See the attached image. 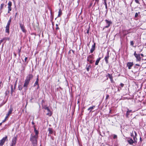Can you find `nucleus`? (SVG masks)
<instances>
[{
  "instance_id": "1",
  "label": "nucleus",
  "mask_w": 146,
  "mask_h": 146,
  "mask_svg": "<svg viewBox=\"0 0 146 146\" xmlns=\"http://www.w3.org/2000/svg\"><path fill=\"white\" fill-rule=\"evenodd\" d=\"M33 76L32 74H29L27 77L26 78L25 80V83L23 85V87L25 89H27L30 80L33 78Z\"/></svg>"
},
{
  "instance_id": "2",
  "label": "nucleus",
  "mask_w": 146,
  "mask_h": 146,
  "mask_svg": "<svg viewBox=\"0 0 146 146\" xmlns=\"http://www.w3.org/2000/svg\"><path fill=\"white\" fill-rule=\"evenodd\" d=\"M38 137L34 136L31 134L30 137V140L31 142L34 146H36L37 145V139Z\"/></svg>"
},
{
  "instance_id": "3",
  "label": "nucleus",
  "mask_w": 146,
  "mask_h": 146,
  "mask_svg": "<svg viewBox=\"0 0 146 146\" xmlns=\"http://www.w3.org/2000/svg\"><path fill=\"white\" fill-rule=\"evenodd\" d=\"M134 55L136 58V61L137 62H140L141 61V58L140 57V54H137L136 51H135Z\"/></svg>"
},
{
  "instance_id": "4",
  "label": "nucleus",
  "mask_w": 146,
  "mask_h": 146,
  "mask_svg": "<svg viewBox=\"0 0 146 146\" xmlns=\"http://www.w3.org/2000/svg\"><path fill=\"white\" fill-rule=\"evenodd\" d=\"M17 141V137H13L10 146H15L16 145Z\"/></svg>"
},
{
  "instance_id": "5",
  "label": "nucleus",
  "mask_w": 146,
  "mask_h": 146,
  "mask_svg": "<svg viewBox=\"0 0 146 146\" xmlns=\"http://www.w3.org/2000/svg\"><path fill=\"white\" fill-rule=\"evenodd\" d=\"M106 76L107 77V78L106 79L107 80H108V77L110 79V81L111 83H113L114 82L113 79V77L112 76V75L110 74L109 73H108L106 75Z\"/></svg>"
},
{
  "instance_id": "6",
  "label": "nucleus",
  "mask_w": 146,
  "mask_h": 146,
  "mask_svg": "<svg viewBox=\"0 0 146 146\" xmlns=\"http://www.w3.org/2000/svg\"><path fill=\"white\" fill-rule=\"evenodd\" d=\"M109 50H108L107 53L106 55L105 56L104 59L105 60V62L106 64H108V59L109 58L110 56H109Z\"/></svg>"
},
{
  "instance_id": "7",
  "label": "nucleus",
  "mask_w": 146,
  "mask_h": 146,
  "mask_svg": "<svg viewBox=\"0 0 146 146\" xmlns=\"http://www.w3.org/2000/svg\"><path fill=\"white\" fill-rule=\"evenodd\" d=\"M19 25L20 27L21 28V30H22V31L23 32L25 33L26 32V31L25 29V27L24 26V25L21 22L19 23Z\"/></svg>"
},
{
  "instance_id": "8",
  "label": "nucleus",
  "mask_w": 146,
  "mask_h": 146,
  "mask_svg": "<svg viewBox=\"0 0 146 146\" xmlns=\"http://www.w3.org/2000/svg\"><path fill=\"white\" fill-rule=\"evenodd\" d=\"M7 136H5L0 141V145H3L4 143L5 142L7 138Z\"/></svg>"
},
{
  "instance_id": "9",
  "label": "nucleus",
  "mask_w": 146,
  "mask_h": 146,
  "mask_svg": "<svg viewBox=\"0 0 146 146\" xmlns=\"http://www.w3.org/2000/svg\"><path fill=\"white\" fill-rule=\"evenodd\" d=\"M105 21L107 25L105 27V28H108L110 26V25L112 24V22L111 21H109L107 19H106Z\"/></svg>"
},
{
  "instance_id": "10",
  "label": "nucleus",
  "mask_w": 146,
  "mask_h": 146,
  "mask_svg": "<svg viewBox=\"0 0 146 146\" xmlns=\"http://www.w3.org/2000/svg\"><path fill=\"white\" fill-rule=\"evenodd\" d=\"M12 5V2L10 1L8 3V13H9L10 12L11 10V6Z\"/></svg>"
},
{
  "instance_id": "11",
  "label": "nucleus",
  "mask_w": 146,
  "mask_h": 146,
  "mask_svg": "<svg viewBox=\"0 0 146 146\" xmlns=\"http://www.w3.org/2000/svg\"><path fill=\"white\" fill-rule=\"evenodd\" d=\"M133 65V62H129L127 63V66H128V69H130Z\"/></svg>"
},
{
  "instance_id": "12",
  "label": "nucleus",
  "mask_w": 146,
  "mask_h": 146,
  "mask_svg": "<svg viewBox=\"0 0 146 146\" xmlns=\"http://www.w3.org/2000/svg\"><path fill=\"white\" fill-rule=\"evenodd\" d=\"M128 142L131 145L133 144L135 142L134 141L132 138H129L128 139H127Z\"/></svg>"
},
{
  "instance_id": "13",
  "label": "nucleus",
  "mask_w": 146,
  "mask_h": 146,
  "mask_svg": "<svg viewBox=\"0 0 146 146\" xmlns=\"http://www.w3.org/2000/svg\"><path fill=\"white\" fill-rule=\"evenodd\" d=\"M96 44L95 43H94V44L92 45V46L90 50V52L91 53H93L94 51V50L95 48Z\"/></svg>"
},
{
  "instance_id": "14",
  "label": "nucleus",
  "mask_w": 146,
  "mask_h": 146,
  "mask_svg": "<svg viewBox=\"0 0 146 146\" xmlns=\"http://www.w3.org/2000/svg\"><path fill=\"white\" fill-rule=\"evenodd\" d=\"M127 110L126 114V116L127 117H128V116L130 113L132 112V110H129L128 108H127Z\"/></svg>"
},
{
  "instance_id": "15",
  "label": "nucleus",
  "mask_w": 146,
  "mask_h": 146,
  "mask_svg": "<svg viewBox=\"0 0 146 146\" xmlns=\"http://www.w3.org/2000/svg\"><path fill=\"white\" fill-rule=\"evenodd\" d=\"M48 131H49V134H52L53 133V129L51 128H49L48 129Z\"/></svg>"
},
{
  "instance_id": "16",
  "label": "nucleus",
  "mask_w": 146,
  "mask_h": 146,
  "mask_svg": "<svg viewBox=\"0 0 146 146\" xmlns=\"http://www.w3.org/2000/svg\"><path fill=\"white\" fill-rule=\"evenodd\" d=\"M13 111V108L11 106L8 113L11 114L12 113Z\"/></svg>"
},
{
  "instance_id": "17",
  "label": "nucleus",
  "mask_w": 146,
  "mask_h": 146,
  "mask_svg": "<svg viewBox=\"0 0 146 146\" xmlns=\"http://www.w3.org/2000/svg\"><path fill=\"white\" fill-rule=\"evenodd\" d=\"M95 107V106H92L91 107H90L89 108H88V110L90 112L92 111V110H93L94 108Z\"/></svg>"
},
{
  "instance_id": "18",
  "label": "nucleus",
  "mask_w": 146,
  "mask_h": 146,
  "mask_svg": "<svg viewBox=\"0 0 146 146\" xmlns=\"http://www.w3.org/2000/svg\"><path fill=\"white\" fill-rule=\"evenodd\" d=\"M38 81H39V79H38V77L36 79V80L34 84V86H35L36 85H38V86L39 87V85L38 84Z\"/></svg>"
},
{
  "instance_id": "19",
  "label": "nucleus",
  "mask_w": 146,
  "mask_h": 146,
  "mask_svg": "<svg viewBox=\"0 0 146 146\" xmlns=\"http://www.w3.org/2000/svg\"><path fill=\"white\" fill-rule=\"evenodd\" d=\"M101 59V57H100L97 59V60L96 61V62L95 63V64L96 65H97L98 64Z\"/></svg>"
},
{
  "instance_id": "20",
  "label": "nucleus",
  "mask_w": 146,
  "mask_h": 146,
  "mask_svg": "<svg viewBox=\"0 0 146 146\" xmlns=\"http://www.w3.org/2000/svg\"><path fill=\"white\" fill-rule=\"evenodd\" d=\"M62 14V11L61 10V8H60L59 9L58 11V17H59L61 16Z\"/></svg>"
},
{
  "instance_id": "21",
  "label": "nucleus",
  "mask_w": 146,
  "mask_h": 146,
  "mask_svg": "<svg viewBox=\"0 0 146 146\" xmlns=\"http://www.w3.org/2000/svg\"><path fill=\"white\" fill-rule=\"evenodd\" d=\"M48 113H47L46 115L49 116H51L52 113L51 112L49 109V111H47Z\"/></svg>"
},
{
  "instance_id": "22",
  "label": "nucleus",
  "mask_w": 146,
  "mask_h": 146,
  "mask_svg": "<svg viewBox=\"0 0 146 146\" xmlns=\"http://www.w3.org/2000/svg\"><path fill=\"white\" fill-rule=\"evenodd\" d=\"M34 131L35 133V135H34V136H37V137H38V132L37 130H36V129L35 128L34 129Z\"/></svg>"
},
{
  "instance_id": "23",
  "label": "nucleus",
  "mask_w": 146,
  "mask_h": 146,
  "mask_svg": "<svg viewBox=\"0 0 146 146\" xmlns=\"http://www.w3.org/2000/svg\"><path fill=\"white\" fill-rule=\"evenodd\" d=\"M104 0V5L105 6V8L106 9V13H107V11H108V10H107L108 7H107V4L106 3V0Z\"/></svg>"
},
{
  "instance_id": "24",
  "label": "nucleus",
  "mask_w": 146,
  "mask_h": 146,
  "mask_svg": "<svg viewBox=\"0 0 146 146\" xmlns=\"http://www.w3.org/2000/svg\"><path fill=\"white\" fill-rule=\"evenodd\" d=\"M27 59H28V58L27 57H26L25 58L24 61L25 62V65H26L28 63V61H27Z\"/></svg>"
},
{
  "instance_id": "25",
  "label": "nucleus",
  "mask_w": 146,
  "mask_h": 146,
  "mask_svg": "<svg viewBox=\"0 0 146 146\" xmlns=\"http://www.w3.org/2000/svg\"><path fill=\"white\" fill-rule=\"evenodd\" d=\"M18 88L19 90H21L23 88V87L21 85H20L19 86Z\"/></svg>"
},
{
  "instance_id": "26",
  "label": "nucleus",
  "mask_w": 146,
  "mask_h": 146,
  "mask_svg": "<svg viewBox=\"0 0 146 146\" xmlns=\"http://www.w3.org/2000/svg\"><path fill=\"white\" fill-rule=\"evenodd\" d=\"M5 32L6 33H9V28H6Z\"/></svg>"
},
{
  "instance_id": "27",
  "label": "nucleus",
  "mask_w": 146,
  "mask_h": 146,
  "mask_svg": "<svg viewBox=\"0 0 146 146\" xmlns=\"http://www.w3.org/2000/svg\"><path fill=\"white\" fill-rule=\"evenodd\" d=\"M44 108L47 110V111H49V108L46 106H44Z\"/></svg>"
},
{
  "instance_id": "28",
  "label": "nucleus",
  "mask_w": 146,
  "mask_h": 146,
  "mask_svg": "<svg viewBox=\"0 0 146 146\" xmlns=\"http://www.w3.org/2000/svg\"><path fill=\"white\" fill-rule=\"evenodd\" d=\"M93 54H92L91 55H89L88 57V58H90V59H91V58H92L93 57Z\"/></svg>"
},
{
  "instance_id": "29",
  "label": "nucleus",
  "mask_w": 146,
  "mask_h": 146,
  "mask_svg": "<svg viewBox=\"0 0 146 146\" xmlns=\"http://www.w3.org/2000/svg\"><path fill=\"white\" fill-rule=\"evenodd\" d=\"M11 18H10V19L8 21V23H7V25H10L11 22Z\"/></svg>"
},
{
  "instance_id": "30",
  "label": "nucleus",
  "mask_w": 146,
  "mask_h": 146,
  "mask_svg": "<svg viewBox=\"0 0 146 146\" xmlns=\"http://www.w3.org/2000/svg\"><path fill=\"white\" fill-rule=\"evenodd\" d=\"M140 14V12H138V13H136L135 14V17H137L138 15V14Z\"/></svg>"
},
{
  "instance_id": "31",
  "label": "nucleus",
  "mask_w": 146,
  "mask_h": 146,
  "mask_svg": "<svg viewBox=\"0 0 146 146\" xmlns=\"http://www.w3.org/2000/svg\"><path fill=\"white\" fill-rule=\"evenodd\" d=\"M133 139L134 141L136 142V141L137 139L136 137V136H133Z\"/></svg>"
},
{
  "instance_id": "32",
  "label": "nucleus",
  "mask_w": 146,
  "mask_h": 146,
  "mask_svg": "<svg viewBox=\"0 0 146 146\" xmlns=\"http://www.w3.org/2000/svg\"><path fill=\"white\" fill-rule=\"evenodd\" d=\"M11 94H12V93L13 92V86L12 85L11 86Z\"/></svg>"
},
{
  "instance_id": "33",
  "label": "nucleus",
  "mask_w": 146,
  "mask_h": 146,
  "mask_svg": "<svg viewBox=\"0 0 146 146\" xmlns=\"http://www.w3.org/2000/svg\"><path fill=\"white\" fill-rule=\"evenodd\" d=\"M130 44L131 46H133L134 44V43L133 41H131L130 42Z\"/></svg>"
},
{
  "instance_id": "34",
  "label": "nucleus",
  "mask_w": 146,
  "mask_h": 146,
  "mask_svg": "<svg viewBox=\"0 0 146 146\" xmlns=\"http://www.w3.org/2000/svg\"><path fill=\"white\" fill-rule=\"evenodd\" d=\"M21 51V49H18V53L19 55V56H20V53Z\"/></svg>"
},
{
  "instance_id": "35",
  "label": "nucleus",
  "mask_w": 146,
  "mask_h": 146,
  "mask_svg": "<svg viewBox=\"0 0 146 146\" xmlns=\"http://www.w3.org/2000/svg\"><path fill=\"white\" fill-rule=\"evenodd\" d=\"M131 136L132 137H133L134 136L133 135V131L131 133Z\"/></svg>"
},
{
  "instance_id": "36",
  "label": "nucleus",
  "mask_w": 146,
  "mask_h": 146,
  "mask_svg": "<svg viewBox=\"0 0 146 146\" xmlns=\"http://www.w3.org/2000/svg\"><path fill=\"white\" fill-rule=\"evenodd\" d=\"M90 66L89 65L88 66V67L86 68V70L88 71H89V70H90L89 67Z\"/></svg>"
},
{
  "instance_id": "37",
  "label": "nucleus",
  "mask_w": 146,
  "mask_h": 146,
  "mask_svg": "<svg viewBox=\"0 0 146 146\" xmlns=\"http://www.w3.org/2000/svg\"><path fill=\"white\" fill-rule=\"evenodd\" d=\"M7 38L5 37L3 38L1 40H2L3 42L4 40H5V41H6L7 40Z\"/></svg>"
},
{
  "instance_id": "38",
  "label": "nucleus",
  "mask_w": 146,
  "mask_h": 146,
  "mask_svg": "<svg viewBox=\"0 0 146 146\" xmlns=\"http://www.w3.org/2000/svg\"><path fill=\"white\" fill-rule=\"evenodd\" d=\"M117 138V135H114L113 138L114 139H116Z\"/></svg>"
},
{
  "instance_id": "39",
  "label": "nucleus",
  "mask_w": 146,
  "mask_h": 146,
  "mask_svg": "<svg viewBox=\"0 0 146 146\" xmlns=\"http://www.w3.org/2000/svg\"><path fill=\"white\" fill-rule=\"evenodd\" d=\"M135 1L136 3L140 4L138 0H135Z\"/></svg>"
},
{
  "instance_id": "40",
  "label": "nucleus",
  "mask_w": 146,
  "mask_h": 146,
  "mask_svg": "<svg viewBox=\"0 0 146 146\" xmlns=\"http://www.w3.org/2000/svg\"><path fill=\"white\" fill-rule=\"evenodd\" d=\"M3 6H4V4H1V9H2L3 7Z\"/></svg>"
},
{
  "instance_id": "41",
  "label": "nucleus",
  "mask_w": 146,
  "mask_h": 146,
  "mask_svg": "<svg viewBox=\"0 0 146 146\" xmlns=\"http://www.w3.org/2000/svg\"><path fill=\"white\" fill-rule=\"evenodd\" d=\"M120 85L121 86V87H123L124 86V84L122 83H121L120 84Z\"/></svg>"
},
{
  "instance_id": "42",
  "label": "nucleus",
  "mask_w": 146,
  "mask_h": 146,
  "mask_svg": "<svg viewBox=\"0 0 146 146\" xmlns=\"http://www.w3.org/2000/svg\"><path fill=\"white\" fill-rule=\"evenodd\" d=\"M90 63L91 64H92L93 62V61L92 60H90Z\"/></svg>"
},
{
  "instance_id": "43",
  "label": "nucleus",
  "mask_w": 146,
  "mask_h": 146,
  "mask_svg": "<svg viewBox=\"0 0 146 146\" xmlns=\"http://www.w3.org/2000/svg\"><path fill=\"white\" fill-rule=\"evenodd\" d=\"M5 103H2V104H0V108L1 107H2L3 105L5 104Z\"/></svg>"
},
{
  "instance_id": "44",
  "label": "nucleus",
  "mask_w": 146,
  "mask_h": 146,
  "mask_svg": "<svg viewBox=\"0 0 146 146\" xmlns=\"http://www.w3.org/2000/svg\"><path fill=\"white\" fill-rule=\"evenodd\" d=\"M9 25H9L7 24V25H6V28H9Z\"/></svg>"
},
{
  "instance_id": "45",
  "label": "nucleus",
  "mask_w": 146,
  "mask_h": 146,
  "mask_svg": "<svg viewBox=\"0 0 146 146\" xmlns=\"http://www.w3.org/2000/svg\"><path fill=\"white\" fill-rule=\"evenodd\" d=\"M134 133H135V136H137V133H136V132L135 131H134Z\"/></svg>"
},
{
  "instance_id": "46",
  "label": "nucleus",
  "mask_w": 146,
  "mask_h": 146,
  "mask_svg": "<svg viewBox=\"0 0 146 146\" xmlns=\"http://www.w3.org/2000/svg\"><path fill=\"white\" fill-rule=\"evenodd\" d=\"M90 58H88V57H87V61H88L89 62V61H90Z\"/></svg>"
},
{
  "instance_id": "47",
  "label": "nucleus",
  "mask_w": 146,
  "mask_h": 146,
  "mask_svg": "<svg viewBox=\"0 0 146 146\" xmlns=\"http://www.w3.org/2000/svg\"><path fill=\"white\" fill-rule=\"evenodd\" d=\"M10 115V114L9 113H7V114H6V116H8V117H9V115Z\"/></svg>"
},
{
  "instance_id": "48",
  "label": "nucleus",
  "mask_w": 146,
  "mask_h": 146,
  "mask_svg": "<svg viewBox=\"0 0 146 146\" xmlns=\"http://www.w3.org/2000/svg\"><path fill=\"white\" fill-rule=\"evenodd\" d=\"M109 97V95H107L106 96V99H108V98Z\"/></svg>"
},
{
  "instance_id": "49",
  "label": "nucleus",
  "mask_w": 146,
  "mask_h": 146,
  "mask_svg": "<svg viewBox=\"0 0 146 146\" xmlns=\"http://www.w3.org/2000/svg\"><path fill=\"white\" fill-rule=\"evenodd\" d=\"M89 29H88L87 30V31L86 33H87V34H88V33H89Z\"/></svg>"
},
{
  "instance_id": "50",
  "label": "nucleus",
  "mask_w": 146,
  "mask_h": 146,
  "mask_svg": "<svg viewBox=\"0 0 146 146\" xmlns=\"http://www.w3.org/2000/svg\"><path fill=\"white\" fill-rule=\"evenodd\" d=\"M140 56H141L142 57H143L144 56V55L142 54H140Z\"/></svg>"
},
{
  "instance_id": "51",
  "label": "nucleus",
  "mask_w": 146,
  "mask_h": 146,
  "mask_svg": "<svg viewBox=\"0 0 146 146\" xmlns=\"http://www.w3.org/2000/svg\"><path fill=\"white\" fill-rule=\"evenodd\" d=\"M56 30H57L58 29H59V28L58 27H56Z\"/></svg>"
},
{
  "instance_id": "52",
  "label": "nucleus",
  "mask_w": 146,
  "mask_h": 146,
  "mask_svg": "<svg viewBox=\"0 0 146 146\" xmlns=\"http://www.w3.org/2000/svg\"><path fill=\"white\" fill-rule=\"evenodd\" d=\"M6 120V119H5L4 120H3L2 121V123H3L4 122H5V121Z\"/></svg>"
},
{
  "instance_id": "53",
  "label": "nucleus",
  "mask_w": 146,
  "mask_h": 146,
  "mask_svg": "<svg viewBox=\"0 0 146 146\" xmlns=\"http://www.w3.org/2000/svg\"><path fill=\"white\" fill-rule=\"evenodd\" d=\"M9 92H5V94H6V95H7V93H9Z\"/></svg>"
},
{
  "instance_id": "54",
  "label": "nucleus",
  "mask_w": 146,
  "mask_h": 146,
  "mask_svg": "<svg viewBox=\"0 0 146 146\" xmlns=\"http://www.w3.org/2000/svg\"><path fill=\"white\" fill-rule=\"evenodd\" d=\"M135 65L137 66H140V65L139 64H135Z\"/></svg>"
},
{
  "instance_id": "55",
  "label": "nucleus",
  "mask_w": 146,
  "mask_h": 146,
  "mask_svg": "<svg viewBox=\"0 0 146 146\" xmlns=\"http://www.w3.org/2000/svg\"><path fill=\"white\" fill-rule=\"evenodd\" d=\"M13 54H14V56L16 57V54H15V53L14 52L13 53Z\"/></svg>"
},
{
  "instance_id": "56",
  "label": "nucleus",
  "mask_w": 146,
  "mask_h": 146,
  "mask_svg": "<svg viewBox=\"0 0 146 146\" xmlns=\"http://www.w3.org/2000/svg\"><path fill=\"white\" fill-rule=\"evenodd\" d=\"M8 117L7 116H6L5 117V119H7V118H8Z\"/></svg>"
},
{
  "instance_id": "57",
  "label": "nucleus",
  "mask_w": 146,
  "mask_h": 146,
  "mask_svg": "<svg viewBox=\"0 0 146 146\" xmlns=\"http://www.w3.org/2000/svg\"><path fill=\"white\" fill-rule=\"evenodd\" d=\"M32 124H33V125H34L35 124V123L33 121L32 122Z\"/></svg>"
},
{
  "instance_id": "58",
  "label": "nucleus",
  "mask_w": 146,
  "mask_h": 146,
  "mask_svg": "<svg viewBox=\"0 0 146 146\" xmlns=\"http://www.w3.org/2000/svg\"><path fill=\"white\" fill-rule=\"evenodd\" d=\"M92 3H91V4H90V6H91L92 5Z\"/></svg>"
},
{
  "instance_id": "59",
  "label": "nucleus",
  "mask_w": 146,
  "mask_h": 146,
  "mask_svg": "<svg viewBox=\"0 0 146 146\" xmlns=\"http://www.w3.org/2000/svg\"><path fill=\"white\" fill-rule=\"evenodd\" d=\"M2 122H1V123H0V126L1 125H2Z\"/></svg>"
},
{
  "instance_id": "60",
  "label": "nucleus",
  "mask_w": 146,
  "mask_h": 146,
  "mask_svg": "<svg viewBox=\"0 0 146 146\" xmlns=\"http://www.w3.org/2000/svg\"><path fill=\"white\" fill-rule=\"evenodd\" d=\"M9 38H7V40H9Z\"/></svg>"
},
{
  "instance_id": "61",
  "label": "nucleus",
  "mask_w": 146,
  "mask_h": 146,
  "mask_svg": "<svg viewBox=\"0 0 146 146\" xmlns=\"http://www.w3.org/2000/svg\"><path fill=\"white\" fill-rule=\"evenodd\" d=\"M56 27H58V25L57 24H56Z\"/></svg>"
},
{
  "instance_id": "62",
  "label": "nucleus",
  "mask_w": 146,
  "mask_h": 146,
  "mask_svg": "<svg viewBox=\"0 0 146 146\" xmlns=\"http://www.w3.org/2000/svg\"><path fill=\"white\" fill-rule=\"evenodd\" d=\"M17 13H16V14H15V17L17 15Z\"/></svg>"
},
{
  "instance_id": "63",
  "label": "nucleus",
  "mask_w": 146,
  "mask_h": 146,
  "mask_svg": "<svg viewBox=\"0 0 146 146\" xmlns=\"http://www.w3.org/2000/svg\"><path fill=\"white\" fill-rule=\"evenodd\" d=\"M111 110H110V113L111 112Z\"/></svg>"
},
{
  "instance_id": "64",
  "label": "nucleus",
  "mask_w": 146,
  "mask_h": 146,
  "mask_svg": "<svg viewBox=\"0 0 146 146\" xmlns=\"http://www.w3.org/2000/svg\"><path fill=\"white\" fill-rule=\"evenodd\" d=\"M145 74H146V72L145 73Z\"/></svg>"
}]
</instances>
